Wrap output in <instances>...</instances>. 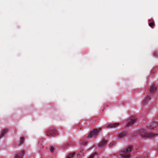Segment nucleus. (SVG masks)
I'll return each mask as SVG.
<instances>
[{"label": "nucleus", "instance_id": "obj_10", "mask_svg": "<svg viewBox=\"0 0 158 158\" xmlns=\"http://www.w3.org/2000/svg\"><path fill=\"white\" fill-rule=\"evenodd\" d=\"M156 90V88L154 85H152L150 87L149 91L150 93H153Z\"/></svg>", "mask_w": 158, "mask_h": 158}, {"label": "nucleus", "instance_id": "obj_8", "mask_svg": "<svg viewBox=\"0 0 158 158\" xmlns=\"http://www.w3.org/2000/svg\"><path fill=\"white\" fill-rule=\"evenodd\" d=\"M107 142V141L105 139H103L102 141L99 143L98 145V147L99 148L102 147L105 145Z\"/></svg>", "mask_w": 158, "mask_h": 158}, {"label": "nucleus", "instance_id": "obj_1", "mask_svg": "<svg viewBox=\"0 0 158 158\" xmlns=\"http://www.w3.org/2000/svg\"><path fill=\"white\" fill-rule=\"evenodd\" d=\"M133 149V146H129L127 148L123 149L119 152V155L125 158H129L131 156V151Z\"/></svg>", "mask_w": 158, "mask_h": 158}, {"label": "nucleus", "instance_id": "obj_13", "mask_svg": "<svg viewBox=\"0 0 158 158\" xmlns=\"http://www.w3.org/2000/svg\"><path fill=\"white\" fill-rule=\"evenodd\" d=\"M151 99V98L149 95H148L147 97L145 98V100L144 101V103L146 104L148 103V101L149 100Z\"/></svg>", "mask_w": 158, "mask_h": 158}, {"label": "nucleus", "instance_id": "obj_20", "mask_svg": "<svg viewBox=\"0 0 158 158\" xmlns=\"http://www.w3.org/2000/svg\"><path fill=\"white\" fill-rule=\"evenodd\" d=\"M158 52H155L154 53V56L156 57H158Z\"/></svg>", "mask_w": 158, "mask_h": 158}, {"label": "nucleus", "instance_id": "obj_9", "mask_svg": "<svg viewBox=\"0 0 158 158\" xmlns=\"http://www.w3.org/2000/svg\"><path fill=\"white\" fill-rule=\"evenodd\" d=\"M127 132L126 131H122L118 134V138H121L126 135Z\"/></svg>", "mask_w": 158, "mask_h": 158}, {"label": "nucleus", "instance_id": "obj_12", "mask_svg": "<svg viewBox=\"0 0 158 158\" xmlns=\"http://www.w3.org/2000/svg\"><path fill=\"white\" fill-rule=\"evenodd\" d=\"M8 129L7 128H6L2 130L1 136H0V139L1 137H3L8 132Z\"/></svg>", "mask_w": 158, "mask_h": 158}, {"label": "nucleus", "instance_id": "obj_6", "mask_svg": "<svg viewBox=\"0 0 158 158\" xmlns=\"http://www.w3.org/2000/svg\"><path fill=\"white\" fill-rule=\"evenodd\" d=\"M24 154V152L23 151H22L16 153L13 158H23Z\"/></svg>", "mask_w": 158, "mask_h": 158}, {"label": "nucleus", "instance_id": "obj_18", "mask_svg": "<svg viewBox=\"0 0 158 158\" xmlns=\"http://www.w3.org/2000/svg\"><path fill=\"white\" fill-rule=\"evenodd\" d=\"M149 25L150 27H152L154 25V23L153 22L150 23H149Z\"/></svg>", "mask_w": 158, "mask_h": 158}, {"label": "nucleus", "instance_id": "obj_2", "mask_svg": "<svg viewBox=\"0 0 158 158\" xmlns=\"http://www.w3.org/2000/svg\"><path fill=\"white\" fill-rule=\"evenodd\" d=\"M140 134L143 138L146 137H151L155 136L156 134L152 133H148L144 129H141L139 131Z\"/></svg>", "mask_w": 158, "mask_h": 158}, {"label": "nucleus", "instance_id": "obj_7", "mask_svg": "<svg viewBox=\"0 0 158 158\" xmlns=\"http://www.w3.org/2000/svg\"><path fill=\"white\" fill-rule=\"evenodd\" d=\"M158 126V123L157 122H154L148 126V127L149 129H154Z\"/></svg>", "mask_w": 158, "mask_h": 158}, {"label": "nucleus", "instance_id": "obj_16", "mask_svg": "<svg viewBox=\"0 0 158 158\" xmlns=\"http://www.w3.org/2000/svg\"><path fill=\"white\" fill-rule=\"evenodd\" d=\"M49 149H50V151L52 153H53L54 152V150H55V148H54V147H53V146H51L50 147Z\"/></svg>", "mask_w": 158, "mask_h": 158}, {"label": "nucleus", "instance_id": "obj_19", "mask_svg": "<svg viewBox=\"0 0 158 158\" xmlns=\"http://www.w3.org/2000/svg\"><path fill=\"white\" fill-rule=\"evenodd\" d=\"M87 141H85V142L82 141L81 142V144L83 146H85L87 144Z\"/></svg>", "mask_w": 158, "mask_h": 158}, {"label": "nucleus", "instance_id": "obj_14", "mask_svg": "<svg viewBox=\"0 0 158 158\" xmlns=\"http://www.w3.org/2000/svg\"><path fill=\"white\" fill-rule=\"evenodd\" d=\"M75 154V152H73L72 153L68 155V156L67 158H72L74 157V156Z\"/></svg>", "mask_w": 158, "mask_h": 158}, {"label": "nucleus", "instance_id": "obj_5", "mask_svg": "<svg viewBox=\"0 0 158 158\" xmlns=\"http://www.w3.org/2000/svg\"><path fill=\"white\" fill-rule=\"evenodd\" d=\"M56 134V130L52 127H51L50 128L48 129L47 131V135L49 136H53Z\"/></svg>", "mask_w": 158, "mask_h": 158}, {"label": "nucleus", "instance_id": "obj_11", "mask_svg": "<svg viewBox=\"0 0 158 158\" xmlns=\"http://www.w3.org/2000/svg\"><path fill=\"white\" fill-rule=\"evenodd\" d=\"M118 123H111L107 126V127L108 128H114L118 126Z\"/></svg>", "mask_w": 158, "mask_h": 158}, {"label": "nucleus", "instance_id": "obj_3", "mask_svg": "<svg viewBox=\"0 0 158 158\" xmlns=\"http://www.w3.org/2000/svg\"><path fill=\"white\" fill-rule=\"evenodd\" d=\"M99 130H101V128H99L98 129H94L91 131L88 134V137L90 138L96 137L99 134Z\"/></svg>", "mask_w": 158, "mask_h": 158}, {"label": "nucleus", "instance_id": "obj_4", "mask_svg": "<svg viewBox=\"0 0 158 158\" xmlns=\"http://www.w3.org/2000/svg\"><path fill=\"white\" fill-rule=\"evenodd\" d=\"M137 121V119L135 116H132L130 119H128L127 121V123L126 127L132 126L134 123Z\"/></svg>", "mask_w": 158, "mask_h": 158}, {"label": "nucleus", "instance_id": "obj_17", "mask_svg": "<svg viewBox=\"0 0 158 158\" xmlns=\"http://www.w3.org/2000/svg\"><path fill=\"white\" fill-rule=\"evenodd\" d=\"M24 141V138L23 137H21L20 139L19 143L20 144L23 143Z\"/></svg>", "mask_w": 158, "mask_h": 158}, {"label": "nucleus", "instance_id": "obj_15", "mask_svg": "<svg viewBox=\"0 0 158 158\" xmlns=\"http://www.w3.org/2000/svg\"><path fill=\"white\" fill-rule=\"evenodd\" d=\"M97 155L96 153H94L91 155L88 158H94V157L97 156Z\"/></svg>", "mask_w": 158, "mask_h": 158}]
</instances>
